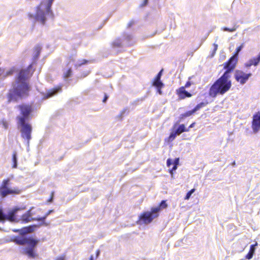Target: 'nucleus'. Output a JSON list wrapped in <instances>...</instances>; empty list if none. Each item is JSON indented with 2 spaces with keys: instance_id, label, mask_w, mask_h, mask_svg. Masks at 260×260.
<instances>
[{
  "instance_id": "obj_1",
  "label": "nucleus",
  "mask_w": 260,
  "mask_h": 260,
  "mask_svg": "<svg viewBox=\"0 0 260 260\" xmlns=\"http://www.w3.org/2000/svg\"><path fill=\"white\" fill-rule=\"evenodd\" d=\"M42 47L37 45L34 48L32 63L25 69L21 70L15 76V79L12 83V88L8 93V102H16L17 100L28 95L29 90L28 80L31 76L34 70L33 64L38 60Z\"/></svg>"
},
{
  "instance_id": "obj_2",
  "label": "nucleus",
  "mask_w": 260,
  "mask_h": 260,
  "mask_svg": "<svg viewBox=\"0 0 260 260\" xmlns=\"http://www.w3.org/2000/svg\"><path fill=\"white\" fill-rule=\"evenodd\" d=\"M38 226L37 225H32L21 230H13L15 232H19L21 235L16 237L14 240V242L18 245L25 246L22 248V252L31 258H35L37 256L35 249L39 241L31 237H27L25 235L34 232Z\"/></svg>"
},
{
  "instance_id": "obj_3",
  "label": "nucleus",
  "mask_w": 260,
  "mask_h": 260,
  "mask_svg": "<svg viewBox=\"0 0 260 260\" xmlns=\"http://www.w3.org/2000/svg\"><path fill=\"white\" fill-rule=\"evenodd\" d=\"M18 108L20 111V114L16 117L18 128L20 130L22 138L27 141L28 146L31 139L32 126L28 121L30 119L32 109L30 106L25 104L19 105Z\"/></svg>"
},
{
  "instance_id": "obj_4",
  "label": "nucleus",
  "mask_w": 260,
  "mask_h": 260,
  "mask_svg": "<svg viewBox=\"0 0 260 260\" xmlns=\"http://www.w3.org/2000/svg\"><path fill=\"white\" fill-rule=\"evenodd\" d=\"M231 75L224 72L221 76L216 80L211 86L209 90V95L215 98L217 95H223L228 92L232 86Z\"/></svg>"
},
{
  "instance_id": "obj_5",
  "label": "nucleus",
  "mask_w": 260,
  "mask_h": 260,
  "mask_svg": "<svg viewBox=\"0 0 260 260\" xmlns=\"http://www.w3.org/2000/svg\"><path fill=\"white\" fill-rule=\"evenodd\" d=\"M54 1V0H42L40 5L37 7L36 14H28L29 19H33L35 22H39L43 25L45 24L47 18L53 16L51 8Z\"/></svg>"
},
{
  "instance_id": "obj_6",
  "label": "nucleus",
  "mask_w": 260,
  "mask_h": 260,
  "mask_svg": "<svg viewBox=\"0 0 260 260\" xmlns=\"http://www.w3.org/2000/svg\"><path fill=\"white\" fill-rule=\"evenodd\" d=\"M167 206L166 202L164 200L161 201L159 206L152 208L151 211L145 212L139 216L140 223L148 224L150 223L153 219L158 216V213L160 210L166 208Z\"/></svg>"
},
{
  "instance_id": "obj_7",
  "label": "nucleus",
  "mask_w": 260,
  "mask_h": 260,
  "mask_svg": "<svg viewBox=\"0 0 260 260\" xmlns=\"http://www.w3.org/2000/svg\"><path fill=\"white\" fill-rule=\"evenodd\" d=\"M10 179L7 178L3 181L0 187V195L5 198L9 194H18L21 193V190L17 187L10 188Z\"/></svg>"
},
{
  "instance_id": "obj_8",
  "label": "nucleus",
  "mask_w": 260,
  "mask_h": 260,
  "mask_svg": "<svg viewBox=\"0 0 260 260\" xmlns=\"http://www.w3.org/2000/svg\"><path fill=\"white\" fill-rule=\"evenodd\" d=\"M25 209V207H23L22 208H18V207H15V208H14L11 211H14V210H16V212H15V214H14L15 220H14V221L13 220L12 221L11 220H8L12 222H21L22 223H26L30 221L36 220L35 218H34L32 217L33 215V213L31 212V210L33 209L32 207L30 209H29L28 211H27L26 212H25L24 214H23L21 216L20 218H17L16 216V214L17 213V212L19 210H20L21 209Z\"/></svg>"
},
{
  "instance_id": "obj_9",
  "label": "nucleus",
  "mask_w": 260,
  "mask_h": 260,
  "mask_svg": "<svg viewBox=\"0 0 260 260\" xmlns=\"http://www.w3.org/2000/svg\"><path fill=\"white\" fill-rule=\"evenodd\" d=\"M123 37V42L121 39H117L113 42L112 46L114 48H120L123 45L132 46L134 44L135 41L131 35L124 34Z\"/></svg>"
},
{
  "instance_id": "obj_10",
  "label": "nucleus",
  "mask_w": 260,
  "mask_h": 260,
  "mask_svg": "<svg viewBox=\"0 0 260 260\" xmlns=\"http://www.w3.org/2000/svg\"><path fill=\"white\" fill-rule=\"evenodd\" d=\"M238 62V58L234 56L230 57L229 60L224 63V69L225 70L224 72H227L228 75H231V73L235 69L236 64Z\"/></svg>"
},
{
  "instance_id": "obj_11",
  "label": "nucleus",
  "mask_w": 260,
  "mask_h": 260,
  "mask_svg": "<svg viewBox=\"0 0 260 260\" xmlns=\"http://www.w3.org/2000/svg\"><path fill=\"white\" fill-rule=\"evenodd\" d=\"M251 75V73L246 74L242 71L236 70L235 73V78L237 81L239 82L241 84H244Z\"/></svg>"
},
{
  "instance_id": "obj_12",
  "label": "nucleus",
  "mask_w": 260,
  "mask_h": 260,
  "mask_svg": "<svg viewBox=\"0 0 260 260\" xmlns=\"http://www.w3.org/2000/svg\"><path fill=\"white\" fill-rule=\"evenodd\" d=\"M252 128L254 134L260 130V112H258L253 116L252 121Z\"/></svg>"
},
{
  "instance_id": "obj_13",
  "label": "nucleus",
  "mask_w": 260,
  "mask_h": 260,
  "mask_svg": "<svg viewBox=\"0 0 260 260\" xmlns=\"http://www.w3.org/2000/svg\"><path fill=\"white\" fill-rule=\"evenodd\" d=\"M16 210L9 211L7 214L4 212L2 209H0V221H5L7 220H15L14 214Z\"/></svg>"
},
{
  "instance_id": "obj_14",
  "label": "nucleus",
  "mask_w": 260,
  "mask_h": 260,
  "mask_svg": "<svg viewBox=\"0 0 260 260\" xmlns=\"http://www.w3.org/2000/svg\"><path fill=\"white\" fill-rule=\"evenodd\" d=\"M177 93L179 98L181 99H183L185 98H189L192 96V94L185 90L184 87H180L177 91Z\"/></svg>"
},
{
  "instance_id": "obj_15",
  "label": "nucleus",
  "mask_w": 260,
  "mask_h": 260,
  "mask_svg": "<svg viewBox=\"0 0 260 260\" xmlns=\"http://www.w3.org/2000/svg\"><path fill=\"white\" fill-rule=\"evenodd\" d=\"M61 91V87L60 86H58L57 87L54 88L50 90H49L46 95V98H51L55 95H56L58 92H60Z\"/></svg>"
},
{
  "instance_id": "obj_16",
  "label": "nucleus",
  "mask_w": 260,
  "mask_h": 260,
  "mask_svg": "<svg viewBox=\"0 0 260 260\" xmlns=\"http://www.w3.org/2000/svg\"><path fill=\"white\" fill-rule=\"evenodd\" d=\"M175 131L177 132V133L179 135L182 133L184 132H188L189 129L186 128L184 125V124H182L178 126V127L175 129Z\"/></svg>"
},
{
  "instance_id": "obj_17",
  "label": "nucleus",
  "mask_w": 260,
  "mask_h": 260,
  "mask_svg": "<svg viewBox=\"0 0 260 260\" xmlns=\"http://www.w3.org/2000/svg\"><path fill=\"white\" fill-rule=\"evenodd\" d=\"M72 70L71 67L64 69L63 70V78L65 79H67L68 78L70 77L72 75Z\"/></svg>"
},
{
  "instance_id": "obj_18",
  "label": "nucleus",
  "mask_w": 260,
  "mask_h": 260,
  "mask_svg": "<svg viewBox=\"0 0 260 260\" xmlns=\"http://www.w3.org/2000/svg\"><path fill=\"white\" fill-rule=\"evenodd\" d=\"M13 72V70H10L7 71L6 73H4L3 70L0 69V78L1 79H3L7 77V76H10L12 75Z\"/></svg>"
},
{
  "instance_id": "obj_19",
  "label": "nucleus",
  "mask_w": 260,
  "mask_h": 260,
  "mask_svg": "<svg viewBox=\"0 0 260 260\" xmlns=\"http://www.w3.org/2000/svg\"><path fill=\"white\" fill-rule=\"evenodd\" d=\"M153 86L156 88H162L164 86V84L160 79H154L153 82Z\"/></svg>"
},
{
  "instance_id": "obj_20",
  "label": "nucleus",
  "mask_w": 260,
  "mask_h": 260,
  "mask_svg": "<svg viewBox=\"0 0 260 260\" xmlns=\"http://www.w3.org/2000/svg\"><path fill=\"white\" fill-rule=\"evenodd\" d=\"M250 62L252 63L253 65L256 66L260 62V51L257 57H253L250 59Z\"/></svg>"
},
{
  "instance_id": "obj_21",
  "label": "nucleus",
  "mask_w": 260,
  "mask_h": 260,
  "mask_svg": "<svg viewBox=\"0 0 260 260\" xmlns=\"http://www.w3.org/2000/svg\"><path fill=\"white\" fill-rule=\"evenodd\" d=\"M239 27V25H237V24H235L233 26V27L231 28L227 27H224L221 28V29L225 31H229V32H234L237 30L238 27Z\"/></svg>"
},
{
  "instance_id": "obj_22",
  "label": "nucleus",
  "mask_w": 260,
  "mask_h": 260,
  "mask_svg": "<svg viewBox=\"0 0 260 260\" xmlns=\"http://www.w3.org/2000/svg\"><path fill=\"white\" fill-rule=\"evenodd\" d=\"M207 104H208L207 102L205 103V102H203L198 104L193 108L194 111L197 112V111L199 110L201 108L205 107Z\"/></svg>"
},
{
  "instance_id": "obj_23",
  "label": "nucleus",
  "mask_w": 260,
  "mask_h": 260,
  "mask_svg": "<svg viewBox=\"0 0 260 260\" xmlns=\"http://www.w3.org/2000/svg\"><path fill=\"white\" fill-rule=\"evenodd\" d=\"M244 46V43H242L240 46L237 47L233 56L238 57L240 52L242 50Z\"/></svg>"
},
{
  "instance_id": "obj_24",
  "label": "nucleus",
  "mask_w": 260,
  "mask_h": 260,
  "mask_svg": "<svg viewBox=\"0 0 260 260\" xmlns=\"http://www.w3.org/2000/svg\"><path fill=\"white\" fill-rule=\"evenodd\" d=\"M196 112L194 111L193 109L190 111H188L184 114H182L180 115V118H184V117H188L191 116L192 114H193Z\"/></svg>"
},
{
  "instance_id": "obj_25",
  "label": "nucleus",
  "mask_w": 260,
  "mask_h": 260,
  "mask_svg": "<svg viewBox=\"0 0 260 260\" xmlns=\"http://www.w3.org/2000/svg\"><path fill=\"white\" fill-rule=\"evenodd\" d=\"M12 160L13 162V168H16L17 167V153L14 152L13 154Z\"/></svg>"
},
{
  "instance_id": "obj_26",
  "label": "nucleus",
  "mask_w": 260,
  "mask_h": 260,
  "mask_svg": "<svg viewBox=\"0 0 260 260\" xmlns=\"http://www.w3.org/2000/svg\"><path fill=\"white\" fill-rule=\"evenodd\" d=\"M177 135H179L177 132L174 130L172 133H171L169 137V141H173L175 138L176 137V136Z\"/></svg>"
},
{
  "instance_id": "obj_27",
  "label": "nucleus",
  "mask_w": 260,
  "mask_h": 260,
  "mask_svg": "<svg viewBox=\"0 0 260 260\" xmlns=\"http://www.w3.org/2000/svg\"><path fill=\"white\" fill-rule=\"evenodd\" d=\"M196 189L194 188L191 189L190 190H189L187 193H186L184 199L186 200H188L190 199L191 196L192 194L195 191Z\"/></svg>"
},
{
  "instance_id": "obj_28",
  "label": "nucleus",
  "mask_w": 260,
  "mask_h": 260,
  "mask_svg": "<svg viewBox=\"0 0 260 260\" xmlns=\"http://www.w3.org/2000/svg\"><path fill=\"white\" fill-rule=\"evenodd\" d=\"M179 158H175L173 161V167L172 169V171H175L177 168V165H178L179 164Z\"/></svg>"
},
{
  "instance_id": "obj_29",
  "label": "nucleus",
  "mask_w": 260,
  "mask_h": 260,
  "mask_svg": "<svg viewBox=\"0 0 260 260\" xmlns=\"http://www.w3.org/2000/svg\"><path fill=\"white\" fill-rule=\"evenodd\" d=\"M100 250H98L96 252V254H95V256H94L93 255H91L90 258H89V260H95L100 255Z\"/></svg>"
},
{
  "instance_id": "obj_30",
  "label": "nucleus",
  "mask_w": 260,
  "mask_h": 260,
  "mask_svg": "<svg viewBox=\"0 0 260 260\" xmlns=\"http://www.w3.org/2000/svg\"><path fill=\"white\" fill-rule=\"evenodd\" d=\"M254 252L249 250L248 253L246 255L245 257L247 259H250L252 258Z\"/></svg>"
},
{
  "instance_id": "obj_31",
  "label": "nucleus",
  "mask_w": 260,
  "mask_h": 260,
  "mask_svg": "<svg viewBox=\"0 0 260 260\" xmlns=\"http://www.w3.org/2000/svg\"><path fill=\"white\" fill-rule=\"evenodd\" d=\"M87 62V60H85V59H83V60H82V61H80L78 62L75 64V66H76V67H80V66H82V64H85Z\"/></svg>"
},
{
  "instance_id": "obj_32",
  "label": "nucleus",
  "mask_w": 260,
  "mask_h": 260,
  "mask_svg": "<svg viewBox=\"0 0 260 260\" xmlns=\"http://www.w3.org/2000/svg\"><path fill=\"white\" fill-rule=\"evenodd\" d=\"M213 46H214V49L212 51V54L211 55V57H212L214 56L217 49V48H218V45L216 44H213Z\"/></svg>"
},
{
  "instance_id": "obj_33",
  "label": "nucleus",
  "mask_w": 260,
  "mask_h": 260,
  "mask_svg": "<svg viewBox=\"0 0 260 260\" xmlns=\"http://www.w3.org/2000/svg\"><path fill=\"white\" fill-rule=\"evenodd\" d=\"M162 70H160L158 73L157 74V75H156V77L155 79H160L161 78V77L162 76Z\"/></svg>"
},
{
  "instance_id": "obj_34",
  "label": "nucleus",
  "mask_w": 260,
  "mask_h": 260,
  "mask_svg": "<svg viewBox=\"0 0 260 260\" xmlns=\"http://www.w3.org/2000/svg\"><path fill=\"white\" fill-rule=\"evenodd\" d=\"M257 245V243H255V244H252L250 247V250L254 252H255V246Z\"/></svg>"
},
{
  "instance_id": "obj_35",
  "label": "nucleus",
  "mask_w": 260,
  "mask_h": 260,
  "mask_svg": "<svg viewBox=\"0 0 260 260\" xmlns=\"http://www.w3.org/2000/svg\"><path fill=\"white\" fill-rule=\"evenodd\" d=\"M252 65H253V64H252V63H251V62H250V59L248 60V61H247V62H246L245 63V67H246L247 68H250Z\"/></svg>"
},
{
  "instance_id": "obj_36",
  "label": "nucleus",
  "mask_w": 260,
  "mask_h": 260,
  "mask_svg": "<svg viewBox=\"0 0 260 260\" xmlns=\"http://www.w3.org/2000/svg\"><path fill=\"white\" fill-rule=\"evenodd\" d=\"M252 65H253V64H252V63H251V62H250V59L248 60V61H247V62H246L245 63V67H246L247 68H250Z\"/></svg>"
},
{
  "instance_id": "obj_37",
  "label": "nucleus",
  "mask_w": 260,
  "mask_h": 260,
  "mask_svg": "<svg viewBox=\"0 0 260 260\" xmlns=\"http://www.w3.org/2000/svg\"><path fill=\"white\" fill-rule=\"evenodd\" d=\"M167 165L168 167H170L171 165H173V160L170 158L168 159L167 160Z\"/></svg>"
},
{
  "instance_id": "obj_38",
  "label": "nucleus",
  "mask_w": 260,
  "mask_h": 260,
  "mask_svg": "<svg viewBox=\"0 0 260 260\" xmlns=\"http://www.w3.org/2000/svg\"><path fill=\"white\" fill-rule=\"evenodd\" d=\"M127 111V109H123V110L121 111V113H120V115H119V117H121V118H122V117L124 115V114H125V113H126Z\"/></svg>"
},
{
  "instance_id": "obj_39",
  "label": "nucleus",
  "mask_w": 260,
  "mask_h": 260,
  "mask_svg": "<svg viewBox=\"0 0 260 260\" xmlns=\"http://www.w3.org/2000/svg\"><path fill=\"white\" fill-rule=\"evenodd\" d=\"M46 218H47L46 216L45 215L44 216L40 217V218L37 219L36 220H37L38 221L44 222Z\"/></svg>"
},
{
  "instance_id": "obj_40",
  "label": "nucleus",
  "mask_w": 260,
  "mask_h": 260,
  "mask_svg": "<svg viewBox=\"0 0 260 260\" xmlns=\"http://www.w3.org/2000/svg\"><path fill=\"white\" fill-rule=\"evenodd\" d=\"M148 3V0H144V2L143 3V4H142L141 5V7L145 6H146L147 5Z\"/></svg>"
},
{
  "instance_id": "obj_41",
  "label": "nucleus",
  "mask_w": 260,
  "mask_h": 260,
  "mask_svg": "<svg viewBox=\"0 0 260 260\" xmlns=\"http://www.w3.org/2000/svg\"><path fill=\"white\" fill-rule=\"evenodd\" d=\"M108 98H109L108 96L106 94H105V97L103 100V102L106 103L107 102V100L108 99Z\"/></svg>"
},
{
  "instance_id": "obj_42",
  "label": "nucleus",
  "mask_w": 260,
  "mask_h": 260,
  "mask_svg": "<svg viewBox=\"0 0 260 260\" xmlns=\"http://www.w3.org/2000/svg\"><path fill=\"white\" fill-rule=\"evenodd\" d=\"M53 192H52L51 197V198L49 199L48 202H50V203L52 202V201H53Z\"/></svg>"
},
{
  "instance_id": "obj_43",
  "label": "nucleus",
  "mask_w": 260,
  "mask_h": 260,
  "mask_svg": "<svg viewBox=\"0 0 260 260\" xmlns=\"http://www.w3.org/2000/svg\"><path fill=\"white\" fill-rule=\"evenodd\" d=\"M190 85H191L190 82L189 81H188V82H187V83L185 84V85L184 88H185V87H186V88H188V87H189L190 86Z\"/></svg>"
},
{
  "instance_id": "obj_44",
  "label": "nucleus",
  "mask_w": 260,
  "mask_h": 260,
  "mask_svg": "<svg viewBox=\"0 0 260 260\" xmlns=\"http://www.w3.org/2000/svg\"><path fill=\"white\" fill-rule=\"evenodd\" d=\"M134 23V21H131V22H129V23L128 24V26L127 27H131Z\"/></svg>"
},
{
  "instance_id": "obj_45",
  "label": "nucleus",
  "mask_w": 260,
  "mask_h": 260,
  "mask_svg": "<svg viewBox=\"0 0 260 260\" xmlns=\"http://www.w3.org/2000/svg\"><path fill=\"white\" fill-rule=\"evenodd\" d=\"M161 88H156L157 90V92L159 94H161L162 93V91L161 90Z\"/></svg>"
},
{
  "instance_id": "obj_46",
  "label": "nucleus",
  "mask_w": 260,
  "mask_h": 260,
  "mask_svg": "<svg viewBox=\"0 0 260 260\" xmlns=\"http://www.w3.org/2000/svg\"><path fill=\"white\" fill-rule=\"evenodd\" d=\"M53 210H49L47 213L45 215V216H46V217H47L50 214H51L52 212H53Z\"/></svg>"
},
{
  "instance_id": "obj_47",
  "label": "nucleus",
  "mask_w": 260,
  "mask_h": 260,
  "mask_svg": "<svg viewBox=\"0 0 260 260\" xmlns=\"http://www.w3.org/2000/svg\"><path fill=\"white\" fill-rule=\"evenodd\" d=\"M194 125H195V123H194V122H193V123H191V124L189 125V127H188V129H189V128H192V127H194Z\"/></svg>"
},
{
  "instance_id": "obj_48",
  "label": "nucleus",
  "mask_w": 260,
  "mask_h": 260,
  "mask_svg": "<svg viewBox=\"0 0 260 260\" xmlns=\"http://www.w3.org/2000/svg\"><path fill=\"white\" fill-rule=\"evenodd\" d=\"M56 260H64V257L61 256V257H58Z\"/></svg>"
},
{
  "instance_id": "obj_49",
  "label": "nucleus",
  "mask_w": 260,
  "mask_h": 260,
  "mask_svg": "<svg viewBox=\"0 0 260 260\" xmlns=\"http://www.w3.org/2000/svg\"><path fill=\"white\" fill-rule=\"evenodd\" d=\"M71 58L70 59V62H69V63H68V66H69V64L70 63V62H71V60L74 61V60H73V57H71Z\"/></svg>"
},
{
  "instance_id": "obj_50",
  "label": "nucleus",
  "mask_w": 260,
  "mask_h": 260,
  "mask_svg": "<svg viewBox=\"0 0 260 260\" xmlns=\"http://www.w3.org/2000/svg\"><path fill=\"white\" fill-rule=\"evenodd\" d=\"M235 165V162L234 161L233 162V165Z\"/></svg>"
},
{
  "instance_id": "obj_51",
  "label": "nucleus",
  "mask_w": 260,
  "mask_h": 260,
  "mask_svg": "<svg viewBox=\"0 0 260 260\" xmlns=\"http://www.w3.org/2000/svg\"><path fill=\"white\" fill-rule=\"evenodd\" d=\"M176 124H175L174 126V128L176 127Z\"/></svg>"
}]
</instances>
